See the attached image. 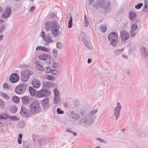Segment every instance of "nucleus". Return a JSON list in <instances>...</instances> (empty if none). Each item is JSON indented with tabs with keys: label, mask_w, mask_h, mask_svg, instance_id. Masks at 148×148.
<instances>
[{
	"label": "nucleus",
	"mask_w": 148,
	"mask_h": 148,
	"mask_svg": "<svg viewBox=\"0 0 148 148\" xmlns=\"http://www.w3.org/2000/svg\"><path fill=\"white\" fill-rule=\"evenodd\" d=\"M97 111V109L91 110L78 122V124L84 127H88L95 121V116L94 114H96Z\"/></svg>",
	"instance_id": "nucleus-1"
},
{
	"label": "nucleus",
	"mask_w": 148,
	"mask_h": 148,
	"mask_svg": "<svg viewBox=\"0 0 148 148\" xmlns=\"http://www.w3.org/2000/svg\"><path fill=\"white\" fill-rule=\"evenodd\" d=\"M45 25L46 30L48 31L51 29V34L54 37H56L61 34V33L58 30L60 27L57 21H48L45 23Z\"/></svg>",
	"instance_id": "nucleus-2"
},
{
	"label": "nucleus",
	"mask_w": 148,
	"mask_h": 148,
	"mask_svg": "<svg viewBox=\"0 0 148 148\" xmlns=\"http://www.w3.org/2000/svg\"><path fill=\"white\" fill-rule=\"evenodd\" d=\"M30 109L32 114H35L40 112L41 108L39 102L36 100L33 101L30 104Z\"/></svg>",
	"instance_id": "nucleus-3"
},
{
	"label": "nucleus",
	"mask_w": 148,
	"mask_h": 148,
	"mask_svg": "<svg viewBox=\"0 0 148 148\" xmlns=\"http://www.w3.org/2000/svg\"><path fill=\"white\" fill-rule=\"evenodd\" d=\"M108 38L110 44L113 47H116L118 42V36L116 32H112L108 35Z\"/></svg>",
	"instance_id": "nucleus-4"
},
{
	"label": "nucleus",
	"mask_w": 148,
	"mask_h": 148,
	"mask_svg": "<svg viewBox=\"0 0 148 148\" xmlns=\"http://www.w3.org/2000/svg\"><path fill=\"white\" fill-rule=\"evenodd\" d=\"M32 72L31 71L25 70L21 72V79L23 82H26L29 79L30 75H32Z\"/></svg>",
	"instance_id": "nucleus-5"
},
{
	"label": "nucleus",
	"mask_w": 148,
	"mask_h": 148,
	"mask_svg": "<svg viewBox=\"0 0 148 148\" xmlns=\"http://www.w3.org/2000/svg\"><path fill=\"white\" fill-rule=\"evenodd\" d=\"M27 88V85L26 84H21L16 88L15 92L16 94H21L25 92Z\"/></svg>",
	"instance_id": "nucleus-6"
},
{
	"label": "nucleus",
	"mask_w": 148,
	"mask_h": 148,
	"mask_svg": "<svg viewBox=\"0 0 148 148\" xmlns=\"http://www.w3.org/2000/svg\"><path fill=\"white\" fill-rule=\"evenodd\" d=\"M51 91L45 89H42L37 91L36 96L37 97H44L49 96L51 94Z\"/></svg>",
	"instance_id": "nucleus-7"
},
{
	"label": "nucleus",
	"mask_w": 148,
	"mask_h": 148,
	"mask_svg": "<svg viewBox=\"0 0 148 148\" xmlns=\"http://www.w3.org/2000/svg\"><path fill=\"white\" fill-rule=\"evenodd\" d=\"M20 113L21 116L25 118L28 117L31 115L29 110L23 106L21 107Z\"/></svg>",
	"instance_id": "nucleus-8"
},
{
	"label": "nucleus",
	"mask_w": 148,
	"mask_h": 148,
	"mask_svg": "<svg viewBox=\"0 0 148 148\" xmlns=\"http://www.w3.org/2000/svg\"><path fill=\"white\" fill-rule=\"evenodd\" d=\"M120 36L121 42H123L129 39L130 34L126 31L122 30L120 32Z\"/></svg>",
	"instance_id": "nucleus-9"
},
{
	"label": "nucleus",
	"mask_w": 148,
	"mask_h": 148,
	"mask_svg": "<svg viewBox=\"0 0 148 148\" xmlns=\"http://www.w3.org/2000/svg\"><path fill=\"white\" fill-rule=\"evenodd\" d=\"M54 94V103L56 104H58L60 101V99L59 96V92L56 88H55L53 90Z\"/></svg>",
	"instance_id": "nucleus-10"
},
{
	"label": "nucleus",
	"mask_w": 148,
	"mask_h": 148,
	"mask_svg": "<svg viewBox=\"0 0 148 148\" xmlns=\"http://www.w3.org/2000/svg\"><path fill=\"white\" fill-rule=\"evenodd\" d=\"M117 106L114 109V115L116 117L115 119L117 120L120 115V112L121 108V106L119 102L117 103Z\"/></svg>",
	"instance_id": "nucleus-11"
},
{
	"label": "nucleus",
	"mask_w": 148,
	"mask_h": 148,
	"mask_svg": "<svg viewBox=\"0 0 148 148\" xmlns=\"http://www.w3.org/2000/svg\"><path fill=\"white\" fill-rule=\"evenodd\" d=\"M11 9L8 7L5 8V10L3 12L2 16L3 18L5 19L8 17L11 14Z\"/></svg>",
	"instance_id": "nucleus-12"
},
{
	"label": "nucleus",
	"mask_w": 148,
	"mask_h": 148,
	"mask_svg": "<svg viewBox=\"0 0 148 148\" xmlns=\"http://www.w3.org/2000/svg\"><path fill=\"white\" fill-rule=\"evenodd\" d=\"M49 99L47 97L41 101V103L42 107L45 109H47L50 106L49 103Z\"/></svg>",
	"instance_id": "nucleus-13"
},
{
	"label": "nucleus",
	"mask_w": 148,
	"mask_h": 148,
	"mask_svg": "<svg viewBox=\"0 0 148 148\" xmlns=\"http://www.w3.org/2000/svg\"><path fill=\"white\" fill-rule=\"evenodd\" d=\"M19 79V76L16 73H13L11 75L10 77V80L11 82L15 83L17 82Z\"/></svg>",
	"instance_id": "nucleus-14"
},
{
	"label": "nucleus",
	"mask_w": 148,
	"mask_h": 148,
	"mask_svg": "<svg viewBox=\"0 0 148 148\" xmlns=\"http://www.w3.org/2000/svg\"><path fill=\"white\" fill-rule=\"evenodd\" d=\"M129 17L131 22L134 21L136 20V14L134 11H130L129 13Z\"/></svg>",
	"instance_id": "nucleus-15"
},
{
	"label": "nucleus",
	"mask_w": 148,
	"mask_h": 148,
	"mask_svg": "<svg viewBox=\"0 0 148 148\" xmlns=\"http://www.w3.org/2000/svg\"><path fill=\"white\" fill-rule=\"evenodd\" d=\"M38 59L43 61H46L49 59L50 61L53 59V58L50 57L48 55L45 54H42L40 55Z\"/></svg>",
	"instance_id": "nucleus-16"
},
{
	"label": "nucleus",
	"mask_w": 148,
	"mask_h": 148,
	"mask_svg": "<svg viewBox=\"0 0 148 148\" xmlns=\"http://www.w3.org/2000/svg\"><path fill=\"white\" fill-rule=\"evenodd\" d=\"M33 87L36 88H38L40 85L41 83L38 80L36 79H34L32 81Z\"/></svg>",
	"instance_id": "nucleus-17"
},
{
	"label": "nucleus",
	"mask_w": 148,
	"mask_h": 148,
	"mask_svg": "<svg viewBox=\"0 0 148 148\" xmlns=\"http://www.w3.org/2000/svg\"><path fill=\"white\" fill-rule=\"evenodd\" d=\"M22 102L23 105H27L30 102L29 97L25 96L21 98Z\"/></svg>",
	"instance_id": "nucleus-18"
},
{
	"label": "nucleus",
	"mask_w": 148,
	"mask_h": 148,
	"mask_svg": "<svg viewBox=\"0 0 148 148\" xmlns=\"http://www.w3.org/2000/svg\"><path fill=\"white\" fill-rule=\"evenodd\" d=\"M141 51L144 57L148 59V50L145 47H143L141 48Z\"/></svg>",
	"instance_id": "nucleus-19"
},
{
	"label": "nucleus",
	"mask_w": 148,
	"mask_h": 148,
	"mask_svg": "<svg viewBox=\"0 0 148 148\" xmlns=\"http://www.w3.org/2000/svg\"><path fill=\"white\" fill-rule=\"evenodd\" d=\"M80 116L77 113L72 112L71 113L70 118L73 121H76L78 120L80 118Z\"/></svg>",
	"instance_id": "nucleus-20"
},
{
	"label": "nucleus",
	"mask_w": 148,
	"mask_h": 148,
	"mask_svg": "<svg viewBox=\"0 0 148 148\" xmlns=\"http://www.w3.org/2000/svg\"><path fill=\"white\" fill-rule=\"evenodd\" d=\"M44 40L47 43H53L52 37L50 34H47Z\"/></svg>",
	"instance_id": "nucleus-21"
},
{
	"label": "nucleus",
	"mask_w": 148,
	"mask_h": 148,
	"mask_svg": "<svg viewBox=\"0 0 148 148\" xmlns=\"http://www.w3.org/2000/svg\"><path fill=\"white\" fill-rule=\"evenodd\" d=\"M38 142L40 145L43 146L45 144L47 143L48 141L46 138H41L39 139L38 140Z\"/></svg>",
	"instance_id": "nucleus-22"
},
{
	"label": "nucleus",
	"mask_w": 148,
	"mask_h": 148,
	"mask_svg": "<svg viewBox=\"0 0 148 148\" xmlns=\"http://www.w3.org/2000/svg\"><path fill=\"white\" fill-rule=\"evenodd\" d=\"M110 4V2H103L101 4V7L102 8H103L105 9H107L108 8Z\"/></svg>",
	"instance_id": "nucleus-23"
},
{
	"label": "nucleus",
	"mask_w": 148,
	"mask_h": 148,
	"mask_svg": "<svg viewBox=\"0 0 148 148\" xmlns=\"http://www.w3.org/2000/svg\"><path fill=\"white\" fill-rule=\"evenodd\" d=\"M55 85V84L53 82H47L45 84L44 86L47 88H52Z\"/></svg>",
	"instance_id": "nucleus-24"
},
{
	"label": "nucleus",
	"mask_w": 148,
	"mask_h": 148,
	"mask_svg": "<svg viewBox=\"0 0 148 148\" xmlns=\"http://www.w3.org/2000/svg\"><path fill=\"white\" fill-rule=\"evenodd\" d=\"M9 110L12 113H15L17 110L16 107L15 106H10Z\"/></svg>",
	"instance_id": "nucleus-25"
},
{
	"label": "nucleus",
	"mask_w": 148,
	"mask_h": 148,
	"mask_svg": "<svg viewBox=\"0 0 148 148\" xmlns=\"http://www.w3.org/2000/svg\"><path fill=\"white\" fill-rule=\"evenodd\" d=\"M84 44L86 47L89 48H90L91 47V44L90 41H88V40L84 39Z\"/></svg>",
	"instance_id": "nucleus-26"
},
{
	"label": "nucleus",
	"mask_w": 148,
	"mask_h": 148,
	"mask_svg": "<svg viewBox=\"0 0 148 148\" xmlns=\"http://www.w3.org/2000/svg\"><path fill=\"white\" fill-rule=\"evenodd\" d=\"M12 101L14 103H18L20 101V98L17 96H14L12 98Z\"/></svg>",
	"instance_id": "nucleus-27"
},
{
	"label": "nucleus",
	"mask_w": 148,
	"mask_h": 148,
	"mask_svg": "<svg viewBox=\"0 0 148 148\" xmlns=\"http://www.w3.org/2000/svg\"><path fill=\"white\" fill-rule=\"evenodd\" d=\"M36 90L33 88L31 87H29V91L31 95L33 96H34Z\"/></svg>",
	"instance_id": "nucleus-28"
},
{
	"label": "nucleus",
	"mask_w": 148,
	"mask_h": 148,
	"mask_svg": "<svg viewBox=\"0 0 148 148\" xmlns=\"http://www.w3.org/2000/svg\"><path fill=\"white\" fill-rule=\"evenodd\" d=\"M100 29L102 32L104 33L107 30V27L106 25H101L100 26Z\"/></svg>",
	"instance_id": "nucleus-29"
},
{
	"label": "nucleus",
	"mask_w": 148,
	"mask_h": 148,
	"mask_svg": "<svg viewBox=\"0 0 148 148\" xmlns=\"http://www.w3.org/2000/svg\"><path fill=\"white\" fill-rule=\"evenodd\" d=\"M0 94L2 97L5 99L7 100H9L10 99V97L8 95L3 92H1Z\"/></svg>",
	"instance_id": "nucleus-30"
},
{
	"label": "nucleus",
	"mask_w": 148,
	"mask_h": 148,
	"mask_svg": "<svg viewBox=\"0 0 148 148\" xmlns=\"http://www.w3.org/2000/svg\"><path fill=\"white\" fill-rule=\"evenodd\" d=\"M59 71L56 69H54L51 70V73L53 75H57L59 74Z\"/></svg>",
	"instance_id": "nucleus-31"
},
{
	"label": "nucleus",
	"mask_w": 148,
	"mask_h": 148,
	"mask_svg": "<svg viewBox=\"0 0 148 148\" xmlns=\"http://www.w3.org/2000/svg\"><path fill=\"white\" fill-rule=\"evenodd\" d=\"M5 106L4 102L1 99H0V108L2 110H4Z\"/></svg>",
	"instance_id": "nucleus-32"
},
{
	"label": "nucleus",
	"mask_w": 148,
	"mask_h": 148,
	"mask_svg": "<svg viewBox=\"0 0 148 148\" xmlns=\"http://www.w3.org/2000/svg\"><path fill=\"white\" fill-rule=\"evenodd\" d=\"M23 148L29 147V143L27 141L23 140Z\"/></svg>",
	"instance_id": "nucleus-33"
},
{
	"label": "nucleus",
	"mask_w": 148,
	"mask_h": 148,
	"mask_svg": "<svg viewBox=\"0 0 148 148\" xmlns=\"http://www.w3.org/2000/svg\"><path fill=\"white\" fill-rule=\"evenodd\" d=\"M70 20L68 23V27L69 28H71L72 25V18L71 16V14H70Z\"/></svg>",
	"instance_id": "nucleus-34"
},
{
	"label": "nucleus",
	"mask_w": 148,
	"mask_h": 148,
	"mask_svg": "<svg viewBox=\"0 0 148 148\" xmlns=\"http://www.w3.org/2000/svg\"><path fill=\"white\" fill-rule=\"evenodd\" d=\"M138 28V25L135 23L133 24L131 27V30L136 31Z\"/></svg>",
	"instance_id": "nucleus-35"
},
{
	"label": "nucleus",
	"mask_w": 148,
	"mask_h": 148,
	"mask_svg": "<svg viewBox=\"0 0 148 148\" xmlns=\"http://www.w3.org/2000/svg\"><path fill=\"white\" fill-rule=\"evenodd\" d=\"M22 136L23 135L21 134H18V143L19 144H20L22 143Z\"/></svg>",
	"instance_id": "nucleus-36"
},
{
	"label": "nucleus",
	"mask_w": 148,
	"mask_h": 148,
	"mask_svg": "<svg viewBox=\"0 0 148 148\" xmlns=\"http://www.w3.org/2000/svg\"><path fill=\"white\" fill-rule=\"evenodd\" d=\"M52 52L54 57L56 58H57L58 54L56 49H53L52 50Z\"/></svg>",
	"instance_id": "nucleus-37"
},
{
	"label": "nucleus",
	"mask_w": 148,
	"mask_h": 148,
	"mask_svg": "<svg viewBox=\"0 0 148 148\" xmlns=\"http://www.w3.org/2000/svg\"><path fill=\"white\" fill-rule=\"evenodd\" d=\"M18 125L19 128H22L25 126V123L24 121L19 122L18 123Z\"/></svg>",
	"instance_id": "nucleus-38"
},
{
	"label": "nucleus",
	"mask_w": 148,
	"mask_h": 148,
	"mask_svg": "<svg viewBox=\"0 0 148 148\" xmlns=\"http://www.w3.org/2000/svg\"><path fill=\"white\" fill-rule=\"evenodd\" d=\"M63 47V44L60 42H58L56 43V47L60 49H61Z\"/></svg>",
	"instance_id": "nucleus-39"
},
{
	"label": "nucleus",
	"mask_w": 148,
	"mask_h": 148,
	"mask_svg": "<svg viewBox=\"0 0 148 148\" xmlns=\"http://www.w3.org/2000/svg\"><path fill=\"white\" fill-rule=\"evenodd\" d=\"M9 118L11 120H14L15 121H18L19 120L18 117H16L15 116H9Z\"/></svg>",
	"instance_id": "nucleus-40"
},
{
	"label": "nucleus",
	"mask_w": 148,
	"mask_h": 148,
	"mask_svg": "<svg viewBox=\"0 0 148 148\" xmlns=\"http://www.w3.org/2000/svg\"><path fill=\"white\" fill-rule=\"evenodd\" d=\"M47 79L51 81H54L56 79L55 77L51 75H49L47 77Z\"/></svg>",
	"instance_id": "nucleus-41"
},
{
	"label": "nucleus",
	"mask_w": 148,
	"mask_h": 148,
	"mask_svg": "<svg viewBox=\"0 0 148 148\" xmlns=\"http://www.w3.org/2000/svg\"><path fill=\"white\" fill-rule=\"evenodd\" d=\"M84 20L85 21L84 23V26L85 27H87L88 25V20L85 15H84Z\"/></svg>",
	"instance_id": "nucleus-42"
},
{
	"label": "nucleus",
	"mask_w": 148,
	"mask_h": 148,
	"mask_svg": "<svg viewBox=\"0 0 148 148\" xmlns=\"http://www.w3.org/2000/svg\"><path fill=\"white\" fill-rule=\"evenodd\" d=\"M36 66V68L40 71H44L43 67L42 65L40 64L38 66Z\"/></svg>",
	"instance_id": "nucleus-43"
},
{
	"label": "nucleus",
	"mask_w": 148,
	"mask_h": 148,
	"mask_svg": "<svg viewBox=\"0 0 148 148\" xmlns=\"http://www.w3.org/2000/svg\"><path fill=\"white\" fill-rule=\"evenodd\" d=\"M51 70L49 66L47 67L45 69V71L47 73H51Z\"/></svg>",
	"instance_id": "nucleus-44"
},
{
	"label": "nucleus",
	"mask_w": 148,
	"mask_h": 148,
	"mask_svg": "<svg viewBox=\"0 0 148 148\" xmlns=\"http://www.w3.org/2000/svg\"><path fill=\"white\" fill-rule=\"evenodd\" d=\"M3 87L5 89L8 90L10 89V87L7 83H5L3 84Z\"/></svg>",
	"instance_id": "nucleus-45"
},
{
	"label": "nucleus",
	"mask_w": 148,
	"mask_h": 148,
	"mask_svg": "<svg viewBox=\"0 0 148 148\" xmlns=\"http://www.w3.org/2000/svg\"><path fill=\"white\" fill-rule=\"evenodd\" d=\"M143 4L142 3H138L137 5L135 6V8L137 9H140L141 7L142 6Z\"/></svg>",
	"instance_id": "nucleus-46"
},
{
	"label": "nucleus",
	"mask_w": 148,
	"mask_h": 148,
	"mask_svg": "<svg viewBox=\"0 0 148 148\" xmlns=\"http://www.w3.org/2000/svg\"><path fill=\"white\" fill-rule=\"evenodd\" d=\"M123 50V49H122L116 50L115 51V53L116 55H118L121 53Z\"/></svg>",
	"instance_id": "nucleus-47"
},
{
	"label": "nucleus",
	"mask_w": 148,
	"mask_h": 148,
	"mask_svg": "<svg viewBox=\"0 0 148 148\" xmlns=\"http://www.w3.org/2000/svg\"><path fill=\"white\" fill-rule=\"evenodd\" d=\"M135 31H134L133 30H130V35L131 37V38L133 37L134 35L136 34L137 33L135 32Z\"/></svg>",
	"instance_id": "nucleus-48"
},
{
	"label": "nucleus",
	"mask_w": 148,
	"mask_h": 148,
	"mask_svg": "<svg viewBox=\"0 0 148 148\" xmlns=\"http://www.w3.org/2000/svg\"><path fill=\"white\" fill-rule=\"evenodd\" d=\"M57 112L58 114H62L64 113V112L61 110L59 108H58L57 110Z\"/></svg>",
	"instance_id": "nucleus-49"
},
{
	"label": "nucleus",
	"mask_w": 148,
	"mask_h": 148,
	"mask_svg": "<svg viewBox=\"0 0 148 148\" xmlns=\"http://www.w3.org/2000/svg\"><path fill=\"white\" fill-rule=\"evenodd\" d=\"M96 139L102 143H106L107 142L105 141L103 139H101L100 138H96Z\"/></svg>",
	"instance_id": "nucleus-50"
},
{
	"label": "nucleus",
	"mask_w": 148,
	"mask_h": 148,
	"mask_svg": "<svg viewBox=\"0 0 148 148\" xmlns=\"http://www.w3.org/2000/svg\"><path fill=\"white\" fill-rule=\"evenodd\" d=\"M148 7L147 5L145 4L144 6V9L142 11L143 12H147L148 11V9H147V8Z\"/></svg>",
	"instance_id": "nucleus-51"
},
{
	"label": "nucleus",
	"mask_w": 148,
	"mask_h": 148,
	"mask_svg": "<svg viewBox=\"0 0 148 148\" xmlns=\"http://www.w3.org/2000/svg\"><path fill=\"white\" fill-rule=\"evenodd\" d=\"M42 51L46 52H48L49 51V49L46 47H43Z\"/></svg>",
	"instance_id": "nucleus-52"
},
{
	"label": "nucleus",
	"mask_w": 148,
	"mask_h": 148,
	"mask_svg": "<svg viewBox=\"0 0 148 148\" xmlns=\"http://www.w3.org/2000/svg\"><path fill=\"white\" fill-rule=\"evenodd\" d=\"M5 28V26L3 25L2 27L0 28V34L2 32Z\"/></svg>",
	"instance_id": "nucleus-53"
},
{
	"label": "nucleus",
	"mask_w": 148,
	"mask_h": 148,
	"mask_svg": "<svg viewBox=\"0 0 148 148\" xmlns=\"http://www.w3.org/2000/svg\"><path fill=\"white\" fill-rule=\"evenodd\" d=\"M43 46H38L36 48V50H42V49Z\"/></svg>",
	"instance_id": "nucleus-54"
},
{
	"label": "nucleus",
	"mask_w": 148,
	"mask_h": 148,
	"mask_svg": "<svg viewBox=\"0 0 148 148\" xmlns=\"http://www.w3.org/2000/svg\"><path fill=\"white\" fill-rule=\"evenodd\" d=\"M3 118H4V119H5L6 118H7L8 117H9V116H8V115L7 114L5 113V114H3Z\"/></svg>",
	"instance_id": "nucleus-55"
},
{
	"label": "nucleus",
	"mask_w": 148,
	"mask_h": 148,
	"mask_svg": "<svg viewBox=\"0 0 148 148\" xmlns=\"http://www.w3.org/2000/svg\"><path fill=\"white\" fill-rule=\"evenodd\" d=\"M52 67L53 68L57 67L58 66V64L57 63H54L52 64Z\"/></svg>",
	"instance_id": "nucleus-56"
},
{
	"label": "nucleus",
	"mask_w": 148,
	"mask_h": 148,
	"mask_svg": "<svg viewBox=\"0 0 148 148\" xmlns=\"http://www.w3.org/2000/svg\"><path fill=\"white\" fill-rule=\"evenodd\" d=\"M35 63L36 64V66H38L40 65L41 64V62L38 60H36L35 62Z\"/></svg>",
	"instance_id": "nucleus-57"
},
{
	"label": "nucleus",
	"mask_w": 148,
	"mask_h": 148,
	"mask_svg": "<svg viewBox=\"0 0 148 148\" xmlns=\"http://www.w3.org/2000/svg\"><path fill=\"white\" fill-rule=\"evenodd\" d=\"M40 35L43 38H45V33L43 32H42L40 34Z\"/></svg>",
	"instance_id": "nucleus-58"
},
{
	"label": "nucleus",
	"mask_w": 148,
	"mask_h": 148,
	"mask_svg": "<svg viewBox=\"0 0 148 148\" xmlns=\"http://www.w3.org/2000/svg\"><path fill=\"white\" fill-rule=\"evenodd\" d=\"M45 63L47 65H49L51 64V62L49 61H46L45 62Z\"/></svg>",
	"instance_id": "nucleus-59"
},
{
	"label": "nucleus",
	"mask_w": 148,
	"mask_h": 148,
	"mask_svg": "<svg viewBox=\"0 0 148 148\" xmlns=\"http://www.w3.org/2000/svg\"><path fill=\"white\" fill-rule=\"evenodd\" d=\"M126 74L128 75H130L131 74V71L129 70H127L126 71Z\"/></svg>",
	"instance_id": "nucleus-60"
},
{
	"label": "nucleus",
	"mask_w": 148,
	"mask_h": 148,
	"mask_svg": "<svg viewBox=\"0 0 148 148\" xmlns=\"http://www.w3.org/2000/svg\"><path fill=\"white\" fill-rule=\"evenodd\" d=\"M3 114H0V119H4V118H3Z\"/></svg>",
	"instance_id": "nucleus-61"
},
{
	"label": "nucleus",
	"mask_w": 148,
	"mask_h": 148,
	"mask_svg": "<svg viewBox=\"0 0 148 148\" xmlns=\"http://www.w3.org/2000/svg\"><path fill=\"white\" fill-rule=\"evenodd\" d=\"M88 64L90 63L91 62V60L90 59H88Z\"/></svg>",
	"instance_id": "nucleus-62"
},
{
	"label": "nucleus",
	"mask_w": 148,
	"mask_h": 148,
	"mask_svg": "<svg viewBox=\"0 0 148 148\" xmlns=\"http://www.w3.org/2000/svg\"><path fill=\"white\" fill-rule=\"evenodd\" d=\"M3 38V36L2 35H0V41L2 40Z\"/></svg>",
	"instance_id": "nucleus-63"
},
{
	"label": "nucleus",
	"mask_w": 148,
	"mask_h": 148,
	"mask_svg": "<svg viewBox=\"0 0 148 148\" xmlns=\"http://www.w3.org/2000/svg\"><path fill=\"white\" fill-rule=\"evenodd\" d=\"M34 8H34V6L30 8V11H32L34 10Z\"/></svg>",
	"instance_id": "nucleus-64"
}]
</instances>
